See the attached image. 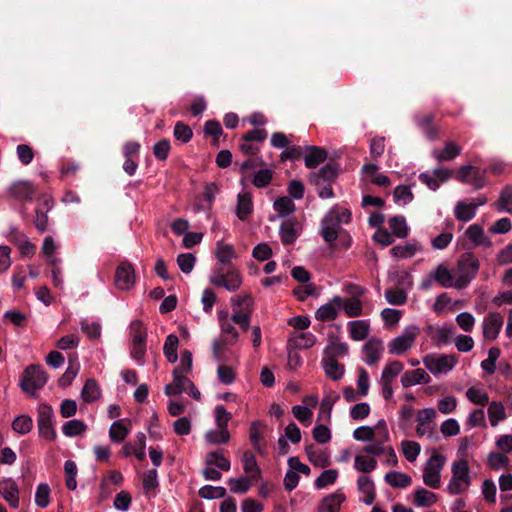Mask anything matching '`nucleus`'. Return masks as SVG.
Instances as JSON below:
<instances>
[{
  "label": "nucleus",
  "instance_id": "nucleus-1",
  "mask_svg": "<svg viewBox=\"0 0 512 512\" xmlns=\"http://www.w3.org/2000/svg\"><path fill=\"white\" fill-rule=\"evenodd\" d=\"M353 437L357 441L372 443L363 448V452L369 455H383V464L395 467L398 465V457L392 445L388 425L384 419L379 420L374 426H361L353 431Z\"/></svg>",
  "mask_w": 512,
  "mask_h": 512
},
{
  "label": "nucleus",
  "instance_id": "nucleus-2",
  "mask_svg": "<svg viewBox=\"0 0 512 512\" xmlns=\"http://www.w3.org/2000/svg\"><path fill=\"white\" fill-rule=\"evenodd\" d=\"M472 483V476L467 457H458L451 464V477L446 490L452 495H462L468 492Z\"/></svg>",
  "mask_w": 512,
  "mask_h": 512
},
{
  "label": "nucleus",
  "instance_id": "nucleus-3",
  "mask_svg": "<svg viewBox=\"0 0 512 512\" xmlns=\"http://www.w3.org/2000/svg\"><path fill=\"white\" fill-rule=\"evenodd\" d=\"M218 322L221 331V338L215 339L212 343V352L215 358L220 359L227 345H235L239 340V333L229 318L227 311L218 312Z\"/></svg>",
  "mask_w": 512,
  "mask_h": 512
},
{
  "label": "nucleus",
  "instance_id": "nucleus-4",
  "mask_svg": "<svg viewBox=\"0 0 512 512\" xmlns=\"http://www.w3.org/2000/svg\"><path fill=\"white\" fill-rule=\"evenodd\" d=\"M445 463L446 457L436 449H433L422 470V480L427 487L431 489H439L441 487V474Z\"/></svg>",
  "mask_w": 512,
  "mask_h": 512
},
{
  "label": "nucleus",
  "instance_id": "nucleus-5",
  "mask_svg": "<svg viewBox=\"0 0 512 512\" xmlns=\"http://www.w3.org/2000/svg\"><path fill=\"white\" fill-rule=\"evenodd\" d=\"M422 362L425 368L434 376L446 375L457 365L458 356L455 354L431 353L425 355Z\"/></svg>",
  "mask_w": 512,
  "mask_h": 512
},
{
  "label": "nucleus",
  "instance_id": "nucleus-6",
  "mask_svg": "<svg viewBox=\"0 0 512 512\" xmlns=\"http://www.w3.org/2000/svg\"><path fill=\"white\" fill-rule=\"evenodd\" d=\"M480 267L479 260L471 253H465L457 261V289H463L477 275Z\"/></svg>",
  "mask_w": 512,
  "mask_h": 512
},
{
  "label": "nucleus",
  "instance_id": "nucleus-7",
  "mask_svg": "<svg viewBox=\"0 0 512 512\" xmlns=\"http://www.w3.org/2000/svg\"><path fill=\"white\" fill-rule=\"evenodd\" d=\"M209 280L213 285L231 292L237 291L243 282L241 273L235 267H230L226 271L223 268H215Z\"/></svg>",
  "mask_w": 512,
  "mask_h": 512
},
{
  "label": "nucleus",
  "instance_id": "nucleus-8",
  "mask_svg": "<svg viewBox=\"0 0 512 512\" xmlns=\"http://www.w3.org/2000/svg\"><path fill=\"white\" fill-rule=\"evenodd\" d=\"M420 335V328L416 325L406 327L397 337L388 343V351L392 355H401L411 349Z\"/></svg>",
  "mask_w": 512,
  "mask_h": 512
},
{
  "label": "nucleus",
  "instance_id": "nucleus-9",
  "mask_svg": "<svg viewBox=\"0 0 512 512\" xmlns=\"http://www.w3.org/2000/svg\"><path fill=\"white\" fill-rule=\"evenodd\" d=\"M47 382V375L40 366L31 365L27 367L21 378V388L25 393H34L44 387Z\"/></svg>",
  "mask_w": 512,
  "mask_h": 512
},
{
  "label": "nucleus",
  "instance_id": "nucleus-10",
  "mask_svg": "<svg viewBox=\"0 0 512 512\" xmlns=\"http://www.w3.org/2000/svg\"><path fill=\"white\" fill-rule=\"evenodd\" d=\"M53 410L47 404H41L38 407L37 424L39 434L47 441H54L56 439V431L52 424Z\"/></svg>",
  "mask_w": 512,
  "mask_h": 512
},
{
  "label": "nucleus",
  "instance_id": "nucleus-11",
  "mask_svg": "<svg viewBox=\"0 0 512 512\" xmlns=\"http://www.w3.org/2000/svg\"><path fill=\"white\" fill-rule=\"evenodd\" d=\"M437 412L434 408H424L417 412L416 415V433L418 436L432 437L435 431V418Z\"/></svg>",
  "mask_w": 512,
  "mask_h": 512
},
{
  "label": "nucleus",
  "instance_id": "nucleus-12",
  "mask_svg": "<svg viewBox=\"0 0 512 512\" xmlns=\"http://www.w3.org/2000/svg\"><path fill=\"white\" fill-rule=\"evenodd\" d=\"M455 178L476 189H480L485 185V172L471 165L460 167L455 174Z\"/></svg>",
  "mask_w": 512,
  "mask_h": 512
},
{
  "label": "nucleus",
  "instance_id": "nucleus-13",
  "mask_svg": "<svg viewBox=\"0 0 512 512\" xmlns=\"http://www.w3.org/2000/svg\"><path fill=\"white\" fill-rule=\"evenodd\" d=\"M136 276L131 263L123 261L119 264L115 272V285L120 290H129L135 284Z\"/></svg>",
  "mask_w": 512,
  "mask_h": 512
},
{
  "label": "nucleus",
  "instance_id": "nucleus-14",
  "mask_svg": "<svg viewBox=\"0 0 512 512\" xmlns=\"http://www.w3.org/2000/svg\"><path fill=\"white\" fill-rule=\"evenodd\" d=\"M503 317L498 312L488 313L482 321L483 337L487 341L495 340L502 328Z\"/></svg>",
  "mask_w": 512,
  "mask_h": 512
},
{
  "label": "nucleus",
  "instance_id": "nucleus-15",
  "mask_svg": "<svg viewBox=\"0 0 512 512\" xmlns=\"http://www.w3.org/2000/svg\"><path fill=\"white\" fill-rule=\"evenodd\" d=\"M35 192L34 185L26 180L15 181L8 187L9 196L20 202L32 201Z\"/></svg>",
  "mask_w": 512,
  "mask_h": 512
},
{
  "label": "nucleus",
  "instance_id": "nucleus-16",
  "mask_svg": "<svg viewBox=\"0 0 512 512\" xmlns=\"http://www.w3.org/2000/svg\"><path fill=\"white\" fill-rule=\"evenodd\" d=\"M302 232V224L295 219H287L279 228L281 242L284 245L293 244Z\"/></svg>",
  "mask_w": 512,
  "mask_h": 512
},
{
  "label": "nucleus",
  "instance_id": "nucleus-17",
  "mask_svg": "<svg viewBox=\"0 0 512 512\" xmlns=\"http://www.w3.org/2000/svg\"><path fill=\"white\" fill-rule=\"evenodd\" d=\"M433 278L435 282L444 288H455L457 289V277L452 270L444 263L438 264L434 270H432Z\"/></svg>",
  "mask_w": 512,
  "mask_h": 512
},
{
  "label": "nucleus",
  "instance_id": "nucleus-18",
  "mask_svg": "<svg viewBox=\"0 0 512 512\" xmlns=\"http://www.w3.org/2000/svg\"><path fill=\"white\" fill-rule=\"evenodd\" d=\"M383 350V342L379 339L371 338L362 347L363 360L368 365H374L380 360Z\"/></svg>",
  "mask_w": 512,
  "mask_h": 512
},
{
  "label": "nucleus",
  "instance_id": "nucleus-19",
  "mask_svg": "<svg viewBox=\"0 0 512 512\" xmlns=\"http://www.w3.org/2000/svg\"><path fill=\"white\" fill-rule=\"evenodd\" d=\"M485 198H479L477 201H460L455 206V217L463 222L470 221L476 213L479 206L485 204Z\"/></svg>",
  "mask_w": 512,
  "mask_h": 512
},
{
  "label": "nucleus",
  "instance_id": "nucleus-20",
  "mask_svg": "<svg viewBox=\"0 0 512 512\" xmlns=\"http://www.w3.org/2000/svg\"><path fill=\"white\" fill-rule=\"evenodd\" d=\"M335 302L338 303L345 315L349 318H356L363 314V303L356 297L342 298L335 296Z\"/></svg>",
  "mask_w": 512,
  "mask_h": 512
},
{
  "label": "nucleus",
  "instance_id": "nucleus-21",
  "mask_svg": "<svg viewBox=\"0 0 512 512\" xmlns=\"http://www.w3.org/2000/svg\"><path fill=\"white\" fill-rule=\"evenodd\" d=\"M349 346L347 343L340 340L338 336L329 335L328 344L323 350V357L337 359L344 357L348 354Z\"/></svg>",
  "mask_w": 512,
  "mask_h": 512
},
{
  "label": "nucleus",
  "instance_id": "nucleus-22",
  "mask_svg": "<svg viewBox=\"0 0 512 512\" xmlns=\"http://www.w3.org/2000/svg\"><path fill=\"white\" fill-rule=\"evenodd\" d=\"M357 490L362 495L361 500L366 505H371L376 498V490L373 479L368 475H360L357 478Z\"/></svg>",
  "mask_w": 512,
  "mask_h": 512
},
{
  "label": "nucleus",
  "instance_id": "nucleus-23",
  "mask_svg": "<svg viewBox=\"0 0 512 512\" xmlns=\"http://www.w3.org/2000/svg\"><path fill=\"white\" fill-rule=\"evenodd\" d=\"M172 374L173 381L165 386V394L168 396H176L182 392L188 391L189 387L192 386V381L186 377V374H179L177 371H173Z\"/></svg>",
  "mask_w": 512,
  "mask_h": 512
},
{
  "label": "nucleus",
  "instance_id": "nucleus-24",
  "mask_svg": "<svg viewBox=\"0 0 512 512\" xmlns=\"http://www.w3.org/2000/svg\"><path fill=\"white\" fill-rule=\"evenodd\" d=\"M0 494L3 499L9 503L12 508L19 506V489L15 481L12 479H4L0 481Z\"/></svg>",
  "mask_w": 512,
  "mask_h": 512
},
{
  "label": "nucleus",
  "instance_id": "nucleus-25",
  "mask_svg": "<svg viewBox=\"0 0 512 512\" xmlns=\"http://www.w3.org/2000/svg\"><path fill=\"white\" fill-rule=\"evenodd\" d=\"M431 381L430 375L425 369L417 368L406 371L401 377L403 387H411L418 384H428Z\"/></svg>",
  "mask_w": 512,
  "mask_h": 512
},
{
  "label": "nucleus",
  "instance_id": "nucleus-26",
  "mask_svg": "<svg viewBox=\"0 0 512 512\" xmlns=\"http://www.w3.org/2000/svg\"><path fill=\"white\" fill-rule=\"evenodd\" d=\"M316 337L311 332H294L288 340V346L299 349H309L316 344Z\"/></svg>",
  "mask_w": 512,
  "mask_h": 512
},
{
  "label": "nucleus",
  "instance_id": "nucleus-27",
  "mask_svg": "<svg viewBox=\"0 0 512 512\" xmlns=\"http://www.w3.org/2000/svg\"><path fill=\"white\" fill-rule=\"evenodd\" d=\"M339 400V394L335 391H328L320 403L318 420L331 421V412L334 404Z\"/></svg>",
  "mask_w": 512,
  "mask_h": 512
},
{
  "label": "nucleus",
  "instance_id": "nucleus-28",
  "mask_svg": "<svg viewBox=\"0 0 512 512\" xmlns=\"http://www.w3.org/2000/svg\"><path fill=\"white\" fill-rule=\"evenodd\" d=\"M378 455H369L367 453L357 454L354 458V469L362 475H367L373 472L377 467V460L375 457Z\"/></svg>",
  "mask_w": 512,
  "mask_h": 512
},
{
  "label": "nucleus",
  "instance_id": "nucleus-29",
  "mask_svg": "<svg viewBox=\"0 0 512 512\" xmlns=\"http://www.w3.org/2000/svg\"><path fill=\"white\" fill-rule=\"evenodd\" d=\"M350 338L354 341H362L367 338L370 331L368 320H354L347 324Z\"/></svg>",
  "mask_w": 512,
  "mask_h": 512
},
{
  "label": "nucleus",
  "instance_id": "nucleus-30",
  "mask_svg": "<svg viewBox=\"0 0 512 512\" xmlns=\"http://www.w3.org/2000/svg\"><path fill=\"white\" fill-rule=\"evenodd\" d=\"M461 153V147L454 141H449L445 144L443 149H435L432 151V156L438 162L451 161Z\"/></svg>",
  "mask_w": 512,
  "mask_h": 512
},
{
  "label": "nucleus",
  "instance_id": "nucleus-31",
  "mask_svg": "<svg viewBox=\"0 0 512 512\" xmlns=\"http://www.w3.org/2000/svg\"><path fill=\"white\" fill-rule=\"evenodd\" d=\"M321 365L326 376L334 381L341 379L345 373L344 365L339 363L337 359L323 357Z\"/></svg>",
  "mask_w": 512,
  "mask_h": 512
},
{
  "label": "nucleus",
  "instance_id": "nucleus-32",
  "mask_svg": "<svg viewBox=\"0 0 512 512\" xmlns=\"http://www.w3.org/2000/svg\"><path fill=\"white\" fill-rule=\"evenodd\" d=\"M253 212L252 196L248 192L239 193L237 197L236 215L244 221Z\"/></svg>",
  "mask_w": 512,
  "mask_h": 512
},
{
  "label": "nucleus",
  "instance_id": "nucleus-33",
  "mask_svg": "<svg viewBox=\"0 0 512 512\" xmlns=\"http://www.w3.org/2000/svg\"><path fill=\"white\" fill-rule=\"evenodd\" d=\"M439 500L436 493L420 487L414 491L413 502L418 507H431L435 505Z\"/></svg>",
  "mask_w": 512,
  "mask_h": 512
},
{
  "label": "nucleus",
  "instance_id": "nucleus-34",
  "mask_svg": "<svg viewBox=\"0 0 512 512\" xmlns=\"http://www.w3.org/2000/svg\"><path fill=\"white\" fill-rule=\"evenodd\" d=\"M242 463L245 476L257 482L261 477V470L253 453L250 451L244 452L242 456Z\"/></svg>",
  "mask_w": 512,
  "mask_h": 512
},
{
  "label": "nucleus",
  "instance_id": "nucleus-35",
  "mask_svg": "<svg viewBox=\"0 0 512 512\" xmlns=\"http://www.w3.org/2000/svg\"><path fill=\"white\" fill-rule=\"evenodd\" d=\"M345 499V495L337 491L323 499L319 512H340V506Z\"/></svg>",
  "mask_w": 512,
  "mask_h": 512
},
{
  "label": "nucleus",
  "instance_id": "nucleus-36",
  "mask_svg": "<svg viewBox=\"0 0 512 512\" xmlns=\"http://www.w3.org/2000/svg\"><path fill=\"white\" fill-rule=\"evenodd\" d=\"M340 310V306L335 302V297L332 300L322 306H320L316 313L315 317L320 321H331L334 320L338 316V312Z\"/></svg>",
  "mask_w": 512,
  "mask_h": 512
},
{
  "label": "nucleus",
  "instance_id": "nucleus-37",
  "mask_svg": "<svg viewBox=\"0 0 512 512\" xmlns=\"http://www.w3.org/2000/svg\"><path fill=\"white\" fill-rule=\"evenodd\" d=\"M384 480L393 488H406L412 483V478L408 474L398 471H390L386 473Z\"/></svg>",
  "mask_w": 512,
  "mask_h": 512
},
{
  "label": "nucleus",
  "instance_id": "nucleus-38",
  "mask_svg": "<svg viewBox=\"0 0 512 512\" xmlns=\"http://www.w3.org/2000/svg\"><path fill=\"white\" fill-rule=\"evenodd\" d=\"M488 419L492 427L498 426V424L506 419V410L504 405L498 401H492L488 406Z\"/></svg>",
  "mask_w": 512,
  "mask_h": 512
},
{
  "label": "nucleus",
  "instance_id": "nucleus-39",
  "mask_svg": "<svg viewBox=\"0 0 512 512\" xmlns=\"http://www.w3.org/2000/svg\"><path fill=\"white\" fill-rule=\"evenodd\" d=\"M465 235L474 245L485 247H489L491 245V242L486 237L483 229L478 225L469 226L465 232Z\"/></svg>",
  "mask_w": 512,
  "mask_h": 512
},
{
  "label": "nucleus",
  "instance_id": "nucleus-40",
  "mask_svg": "<svg viewBox=\"0 0 512 512\" xmlns=\"http://www.w3.org/2000/svg\"><path fill=\"white\" fill-rule=\"evenodd\" d=\"M340 225L329 217L325 216L322 221L321 234L326 242H333L338 237Z\"/></svg>",
  "mask_w": 512,
  "mask_h": 512
},
{
  "label": "nucleus",
  "instance_id": "nucleus-41",
  "mask_svg": "<svg viewBox=\"0 0 512 512\" xmlns=\"http://www.w3.org/2000/svg\"><path fill=\"white\" fill-rule=\"evenodd\" d=\"M467 399L476 405L485 406L489 403V395L487 391L479 386H472L466 391Z\"/></svg>",
  "mask_w": 512,
  "mask_h": 512
},
{
  "label": "nucleus",
  "instance_id": "nucleus-42",
  "mask_svg": "<svg viewBox=\"0 0 512 512\" xmlns=\"http://www.w3.org/2000/svg\"><path fill=\"white\" fill-rule=\"evenodd\" d=\"M420 250L421 246L417 242H410L404 245L394 246L390 252L396 258H411Z\"/></svg>",
  "mask_w": 512,
  "mask_h": 512
},
{
  "label": "nucleus",
  "instance_id": "nucleus-43",
  "mask_svg": "<svg viewBox=\"0 0 512 512\" xmlns=\"http://www.w3.org/2000/svg\"><path fill=\"white\" fill-rule=\"evenodd\" d=\"M265 430V424L259 421L253 422L250 426L249 439L257 451H261V441L264 437Z\"/></svg>",
  "mask_w": 512,
  "mask_h": 512
},
{
  "label": "nucleus",
  "instance_id": "nucleus-44",
  "mask_svg": "<svg viewBox=\"0 0 512 512\" xmlns=\"http://www.w3.org/2000/svg\"><path fill=\"white\" fill-rule=\"evenodd\" d=\"M327 157V153L318 148V147H311L307 150L304 161L305 165L308 168H315L320 163L324 162Z\"/></svg>",
  "mask_w": 512,
  "mask_h": 512
},
{
  "label": "nucleus",
  "instance_id": "nucleus-45",
  "mask_svg": "<svg viewBox=\"0 0 512 512\" xmlns=\"http://www.w3.org/2000/svg\"><path fill=\"white\" fill-rule=\"evenodd\" d=\"M87 425L78 419L67 421L62 426V432L67 437H75L82 435L86 432Z\"/></svg>",
  "mask_w": 512,
  "mask_h": 512
},
{
  "label": "nucleus",
  "instance_id": "nucleus-46",
  "mask_svg": "<svg viewBox=\"0 0 512 512\" xmlns=\"http://www.w3.org/2000/svg\"><path fill=\"white\" fill-rule=\"evenodd\" d=\"M215 255L219 262L226 264L236 257V252L231 244L219 241L216 245Z\"/></svg>",
  "mask_w": 512,
  "mask_h": 512
},
{
  "label": "nucleus",
  "instance_id": "nucleus-47",
  "mask_svg": "<svg viewBox=\"0 0 512 512\" xmlns=\"http://www.w3.org/2000/svg\"><path fill=\"white\" fill-rule=\"evenodd\" d=\"M401 451L408 462L416 461L421 452V446L418 442L412 440H403L400 444Z\"/></svg>",
  "mask_w": 512,
  "mask_h": 512
},
{
  "label": "nucleus",
  "instance_id": "nucleus-48",
  "mask_svg": "<svg viewBox=\"0 0 512 512\" xmlns=\"http://www.w3.org/2000/svg\"><path fill=\"white\" fill-rule=\"evenodd\" d=\"M131 343H144L147 339V329L140 320H134L129 327Z\"/></svg>",
  "mask_w": 512,
  "mask_h": 512
},
{
  "label": "nucleus",
  "instance_id": "nucleus-49",
  "mask_svg": "<svg viewBox=\"0 0 512 512\" xmlns=\"http://www.w3.org/2000/svg\"><path fill=\"white\" fill-rule=\"evenodd\" d=\"M65 485L67 489L74 491L77 488L76 476L78 473L77 465L72 460H67L64 463Z\"/></svg>",
  "mask_w": 512,
  "mask_h": 512
},
{
  "label": "nucleus",
  "instance_id": "nucleus-50",
  "mask_svg": "<svg viewBox=\"0 0 512 512\" xmlns=\"http://www.w3.org/2000/svg\"><path fill=\"white\" fill-rule=\"evenodd\" d=\"M253 479L243 476L239 478H231L228 480V486L231 492L233 493H246L251 485L255 483Z\"/></svg>",
  "mask_w": 512,
  "mask_h": 512
},
{
  "label": "nucleus",
  "instance_id": "nucleus-51",
  "mask_svg": "<svg viewBox=\"0 0 512 512\" xmlns=\"http://www.w3.org/2000/svg\"><path fill=\"white\" fill-rule=\"evenodd\" d=\"M252 309H236L232 308L230 320L238 324L243 330H247L250 325Z\"/></svg>",
  "mask_w": 512,
  "mask_h": 512
},
{
  "label": "nucleus",
  "instance_id": "nucleus-52",
  "mask_svg": "<svg viewBox=\"0 0 512 512\" xmlns=\"http://www.w3.org/2000/svg\"><path fill=\"white\" fill-rule=\"evenodd\" d=\"M178 343H179L178 337L174 334L168 335L165 340L164 347H163L164 355L167 358V360L171 363L176 362L178 359V355H177Z\"/></svg>",
  "mask_w": 512,
  "mask_h": 512
},
{
  "label": "nucleus",
  "instance_id": "nucleus-53",
  "mask_svg": "<svg viewBox=\"0 0 512 512\" xmlns=\"http://www.w3.org/2000/svg\"><path fill=\"white\" fill-rule=\"evenodd\" d=\"M230 439V433L227 428L217 427L205 434V440L210 444H225Z\"/></svg>",
  "mask_w": 512,
  "mask_h": 512
},
{
  "label": "nucleus",
  "instance_id": "nucleus-54",
  "mask_svg": "<svg viewBox=\"0 0 512 512\" xmlns=\"http://www.w3.org/2000/svg\"><path fill=\"white\" fill-rule=\"evenodd\" d=\"M130 429L126 427L122 420L112 423L109 428V437L113 442H122L129 434Z\"/></svg>",
  "mask_w": 512,
  "mask_h": 512
},
{
  "label": "nucleus",
  "instance_id": "nucleus-55",
  "mask_svg": "<svg viewBox=\"0 0 512 512\" xmlns=\"http://www.w3.org/2000/svg\"><path fill=\"white\" fill-rule=\"evenodd\" d=\"M273 208L279 217H285L295 211V204L290 198L283 196L275 200Z\"/></svg>",
  "mask_w": 512,
  "mask_h": 512
},
{
  "label": "nucleus",
  "instance_id": "nucleus-56",
  "mask_svg": "<svg viewBox=\"0 0 512 512\" xmlns=\"http://www.w3.org/2000/svg\"><path fill=\"white\" fill-rule=\"evenodd\" d=\"M389 227L392 233L398 238H405L408 235L409 228L406 224L405 218L402 216H395L389 220Z\"/></svg>",
  "mask_w": 512,
  "mask_h": 512
},
{
  "label": "nucleus",
  "instance_id": "nucleus-57",
  "mask_svg": "<svg viewBox=\"0 0 512 512\" xmlns=\"http://www.w3.org/2000/svg\"><path fill=\"white\" fill-rule=\"evenodd\" d=\"M205 464L216 466L222 471L230 469V461L218 452H210L206 455Z\"/></svg>",
  "mask_w": 512,
  "mask_h": 512
},
{
  "label": "nucleus",
  "instance_id": "nucleus-58",
  "mask_svg": "<svg viewBox=\"0 0 512 512\" xmlns=\"http://www.w3.org/2000/svg\"><path fill=\"white\" fill-rule=\"evenodd\" d=\"M33 420L28 415H20L12 422L13 430L18 434H27L32 430Z\"/></svg>",
  "mask_w": 512,
  "mask_h": 512
},
{
  "label": "nucleus",
  "instance_id": "nucleus-59",
  "mask_svg": "<svg viewBox=\"0 0 512 512\" xmlns=\"http://www.w3.org/2000/svg\"><path fill=\"white\" fill-rule=\"evenodd\" d=\"M50 487L46 483H40L35 492V504L40 508H46L50 503Z\"/></svg>",
  "mask_w": 512,
  "mask_h": 512
},
{
  "label": "nucleus",
  "instance_id": "nucleus-60",
  "mask_svg": "<svg viewBox=\"0 0 512 512\" xmlns=\"http://www.w3.org/2000/svg\"><path fill=\"white\" fill-rule=\"evenodd\" d=\"M338 478V470L328 469L323 471L315 480L314 484L317 489H323L329 485H333Z\"/></svg>",
  "mask_w": 512,
  "mask_h": 512
},
{
  "label": "nucleus",
  "instance_id": "nucleus-61",
  "mask_svg": "<svg viewBox=\"0 0 512 512\" xmlns=\"http://www.w3.org/2000/svg\"><path fill=\"white\" fill-rule=\"evenodd\" d=\"M403 370V364L399 361L389 362L382 371L381 379L383 382H392Z\"/></svg>",
  "mask_w": 512,
  "mask_h": 512
},
{
  "label": "nucleus",
  "instance_id": "nucleus-62",
  "mask_svg": "<svg viewBox=\"0 0 512 512\" xmlns=\"http://www.w3.org/2000/svg\"><path fill=\"white\" fill-rule=\"evenodd\" d=\"M81 396L85 402H93L100 397V390L97 383L94 380H87L82 392Z\"/></svg>",
  "mask_w": 512,
  "mask_h": 512
},
{
  "label": "nucleus",
  "instance_id": "nucleus-63",
  "mask_svg": "<svg viewBox=\"0 0 512 512\" xmlns=\"http://www.w3.org/2000/svg\"><path fill=\"white\" fill-rule=\"evenodd\" d=\"M371 412V407L366 402H360L353 405L349 410V416L355 421H362L366 419Z\"/></svg>",
  "mask_w": 512,
  "mask_h": 512
},
{
  "label": "nucleus",
  "instance_id": "nucleus-64",
  "mask_svg": "<svg viewBox=\"0 0 512 512\" xmlns=\"http://www.w3.org/2000/svg\"><path fill=\"white\" fill-rule=\"evenodd\" d=\"M335 176V169L331 165H326L313 175V182L316 186H321L324 183H329Z\"/></svg>",
  "mask_w": 512,
  "mask_h": 512
}]
</instances>
